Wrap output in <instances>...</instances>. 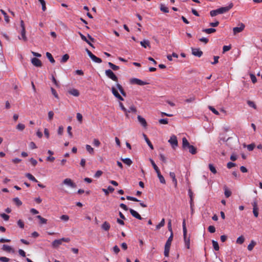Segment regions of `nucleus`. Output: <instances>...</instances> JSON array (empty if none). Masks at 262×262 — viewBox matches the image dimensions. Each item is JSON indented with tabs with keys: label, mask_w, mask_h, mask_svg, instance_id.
<instances>
[{
	"label": "nucleus",
	"mask_w": 262,
	"mask_h": 262,
	"mask_svg": "<svg viewBox=\"0 0 262 262\" xmlns=\"http://www.w3.org/2000/svg\"><path fill=\"white\" fill-rule=\"evenodd\" d=\"M233 6L232 3H230L229 6L226 7H221L216 10H212L210 12V14L212 17L215 16L220 14H223L228 12Z\"/></svg>",
	"instance_id": "nucleus-1"
},
{
	"label": "nucleus",
	"mask_w": 262,
	"mask_h": 262,
	"mask_svg": "<svg viewBox=\"0 0 262 262\" xmlns=\"http://www.w3.org/2000/svg\"><path fill=\"white\" fill-rule=\"evenodd\" d=\"M173 239V233L170 234V236L168 237V239L167 240L166 244L165 245L164 247V254L165 256L167 257L169 255V253L170 251V248L171 244V242Z\"/></svg>",
	"instance_id": "nucleus-2"
},
{
	"label": "nucleus",
	"mask_w": 262,
	"mask_h": 262,
	"mask_svg": "<svg viewBox=\"0 0 262 262\" xmlns=\"http://www.w3.org/2000/svg\"><path fill=\"white\" fill-rule=\"evenodd\" d=\"M106 76L112 80L117 82L118 78L111 70H106L105 71Z\"/></svg>",
	"instance_id": "nucleus-3"
},
{
	"label": "nucleus",
	"mask_w": 262,
	"mask_h": 262,
	"mask_svg": "<svg viewBox=\"0 0 262 262\" xmlns=\"http://www.w3.org/2000/svg\"><path fill=\"white\" fill-rule=\"evenodd\" d=\"M86 52H87L89 56L91 58V59L95 62L96 63H101L102 62V60L95 55H94L90 50L88 49H86Z\"/></svg>",
	"instance_id": "nucleus-4"
},
{
	"label": "nucleus",
	"mask_w": 262,
	"mask_h": 262,
	"mask_svg": "<svg viewBox=\"0 0 262 262\" xmlns=\"http://www.w3.org/2000/svg\"><path fill=\"white\" fill-rule=\"evenodd\" d=\"M130 83L133 84H137L139 85H144L147 84L145 81H143L139 79L133 78L130 79Z\"/></svg>",
	"instance_id": "nucleus-5"
},
{
	"label": "nucleus",
	"mask_w": 262,
	"mask_h": 262,
	"mask_svg": "<svg viewBox=\"0 0 262 262\" xmlns=\"http://www.w3.org/2000/svg\"><path fill=\"white\" fill-rule=\"evenodd\" d=\"M168 142L170 143L173 148L177 147L178 143L177 138L175 135H172L170 139L168 140Z\"/></svg>",
	"instance_id": "nucleus-6"
},
{
	"label": "nucleus",
	"mask_w": 262,
	"mask_h": 262,
	"mask_svg": "<svg viewBox=\"0 0 262 262\" xmlns=\"http://www.w3.org/2000/svg\"><path fill=\"white\" fill-rule=\"evenodd\" d=\"M20 26L21 28V39H23L24 41H27V38L26 36V30L25 27V24L23 21V20L20 21Z\"/></svg>",
	"instance_id": "nucleus-7"
},
{
	"label": "nucleus",
	"mask_w": 262,
	"mask_h": 262,
	"mask_svg": "<svg viewBox=\"0 0 262 262\" xmlns=\"http://www.w3.org/2000/svg\"><path fill=\"white\" fill-rule=\"evenodd\" d=\"M245 27V26L244 24L241 23L239 25L238 27H234L233 29V33L234 35L237 33H240L243 31Z\"/></svg>",
	"instance_id": "nucleus-8"
},
{
	"label": "nucleus",
	"mask_w": 262,
	"mask_h": 262,
	"mask_svg": "<svg viewBox=\"0 0 262 262\" xmlns=\"http://www.w3.org/2000/svg\"><path fill=\"white\" fill-rule=\"evenodd\" d=\"M63 184L72 188H75L76 187V185L69 178L64 179L63 181Z\"/></svg>",
	"instance_id": "nucleus-9"
},
{
	"label": "nucleus",
	"mask_w": 262,
	"mask_h": 262,
	"mask_svg": "<svg viewBox=\"0 0 262 262\" xmlns=\"http://www.w3.org/2000/svg\"><path fill=\"white\" fill-rule=\"evenodd\" d=\"M111 90L113 94L115 96V97H116L117 98H118L119 100L121 101L124 100L123 97L119 94L117 90L114 86H113Z\"/></svg>",
	"instance_id": "nucleus-10"
},
{
	"label": "nucleus",
	"mask_w": 262,
	"mask_h": 262,
	"mask_svg": "<svg viewBox=\"0 0 262 262\" xmlns=\"http://www.w3.org/2000/svg\"><path fill=\"white\" fill-rule=\"evenodd\" d=\"M2 249L6 252L14 253L15 252L14 249L11 246L7 245H4L2 248Z\"/></svg>",
	"instance_id": "nucleus-11"
},
{
	"label": "nucleus",
	"mask_w": 262,
	"mask_h": 262,
	"mask_svg": "<svg viewBox=\"0 0 262 262\" xmlns=\"http://www.w3.org/2000/svg\"><path fill=\"white\" fill-rule=\"evenodd\" d=\"M129 212L134 217L140 220H141L142 219V217L141 216V215L134 209H129Z\"/></svg>",
	"instance_id": "nucleus-12"
},
{
	"label": "nucleus",
	"mask_w": 262,
	"mask_h": 262,
	"mask_svg": "<svg viewBox=\"0 0 262 262\" xmlns=\"http://www.w3.org/2000/svg\"><path fill=\"white\" fill-rule=\"evenodd\" d=\"M31 62L35 67H39L41 66V62L38 58H33L31 59Z\"/></svg>",
	"instance_id": "nucleus-13"
},
{
	"label": "nucleus",
	"mask_w": 262,
	"mask_h": 262,
	"mask_svg": "<svg viewBox=\"0 0 262 262\" xmlns=\"http://www.w3.org/2000/svg\"><path fill=\"white\" fill-rule=\"evenodd\" d=\"M192 54L194 56L200 57L202 55L203 52L199 49H192Z\"/></svg>",
	"instance_id": "nucleus-14"
},
{
	"label": "nucleus",
	"mask_w": 262,
	"mask_h": 262,
	"mask_svg": "<svg viewBox=\"0 0 262 262\" xmlns=\"http://www.w3.org/2000/svg\"><path fill=\"white\" fill-rule=\"evenodd\" d=\"M184 241L186 247L189 249H190V237H187V234H183Z\"/></svg>",
	"instance_id": "nucleus-15"
},
{
	"label": "nucleus",
	"mask_w": 262,
	"mask_h": 262,
	"mask_svg": "<svg viewBox=\"0 0 262 262\" xmlns=\"http://www.w3.org/2000/svg\"><path fill=\"white\" fill-rule=\"evenodd\" d=\"M190 145L188 142V140L185 137L183 138L182 139V147L184 149H186L188 148V147Z\"/></svg>",
	"instance_id": "nucleus-16"
},
{
	"label": "nucleus",
	"mask_w": 262,
	"mask_h": 262,
	"mask_svg": "<svg viewBox=\"0 0 262 262\" xmlns=\"http://www.w3.org/2000/svg\"><path fill=\"white\" fill-rule=\"evenodd\" d=\"M137 119L139 123L143 126L146 127L147 126V123L145 119L142 117L141 116L139 115L137 117Z\"/></svg>",
	"instance_id": "nucleus-17"
},
{
	"label": "nucleus",
	"mask_w": 262,
	"mask_h": 262,
	"mask_svg": "<svg viewBox=\"0 0 262 262\" xmlns=\"http://www.w3.org/2000/svg\"><path fill=\"white\" fill-rule=\"evenodd\" d=\"M62 241L61 238L58 239H55L52 243V246L53 248H57L59 245L62 244Z\"/></svg>",
	"instance_id": "nucleus-18"
},
{
	"label": "nucleus",
	"mask_w": 262,
	"mask_h": 262,
	"mask_svg": "<svg viewBox=\"0 0 262 262\" xmlns=\"http://www.w3.org/2000/svg\"><path fill=\"white\" fill-rule=\"evenodd\" d=\"M111 228V225L107 222H104L101 225V228L106 231H107L110 230Z\"/></svg>",
	"instance_id": "nucleus-19"
},
{
	"label": "nucleus",
	"mask_w": 262,
	"mask_h": 262,
	"mask_svg": "<svg viewBox=\"0 0 262 262\" xmlns=\"http://www.w3.org/2000/svg\"><path fill=\"white\" fill-rule=\"evenodd\" d=\"M188 193L190 198V206H191V207L194 206V203L193 202V193L190 189H188Z\"/></svg>",
	"instance_id": "nucleus-20"
},
{
	"label": "nucleus",
	"mask_w": 262,
	"mask_h": 262,
	"mask_svg": "<svg viewBox=\"0 0 262 262\" xmlns=\"http://www.w3.org/2000/svg\"><path fill=\"white\" fill-rule=\"evenodd\" d=\"M69 93L74 96L78 97L79 95V91L75 89H72L69 91Z\"/></svg>",
	"instance_id": "nucleus-21"
},
{
	"label": "nucleus",
	"mask_w": 262,
	"mask_h": 262,
	"mask_svg": "<svg viewBox=\"0 0 262 262\" xmlns=\"http://www.w3.org/2000/svg\"><path fill=\"white\" fill-rule=\"evenodd\" d=\"M224 194L226 198H229L231 195V191L226 186H224Z\"/></svg>",
	"instance_id": "nucleus-22"
},
{
	"label": "nucleus",
	"mask_w": 262,
	"mask_h": 262,
	"mask_svg": "<svg viewBox=\"0 0 262 262\" xmlns=\"http://www.w3.org/2000/svg\"><path fill=\"white\" fill-rule=\"evenodd\" d=\"M36 218L38 219L39 220V224H46L47 223V220L42 217L40 215H37L36 216Z\"/></svg>",
	"instance_id": "nucleus-23"
},
{
	"label": "nucleus",
	"mask_w": 262,
	"mask_h": 262,
	"mask_svg": "<svg viewBox=\"0 0 262 262\" xmlns=\"http://www.w3.org/2000/svg\"><path fill=\"white\" fill-rule=\"evenodd\" d=\"M140 44L144 48L150 46V42L148 40H143L140 41Z\"/></svg>",
	"instance_id": "nucleus-24"
},
{
	"label": "nucleus",
	"mask_w": 262,
	"mask_h": 262,
	"mask_svg": "<svg viewBox=\"0 0 262 262\" xmlns=\"http://www.w3.org/2000/svg\"><path fill=\"white\" fill-rule=\"evenodd\" d=\"M26 177L28 178L30 180L34 182H38L37 179L31 173H27L26 174Z\"/></svg>",
	"instance_id": "nucleus-25"
},
{
	"label": "nucleus",
	"mask_w": 262,
	"mask_h": 262,
	"mask_svg": "<svg viewBox=\"0 0 262 262\" xmlns=\"http://www.w3.org/2000/svg\"><path fill=\"white\" fill-rule=\"evenodd\" d=\"M102 190L104 192L105 195H108V194L109 193L108 191H110V192H113L114 191V188L113 187H112V186H109L107 187V189L103 188Z\"/></svg>",
	"instance_id": "nucleus-26"
},
{
	"label": "nucleus",
	"mask_w": 262,
	"mask_h": 262,
	"mask_svg": "<svg viewBox=\"0 0 262 262\" xmlns=\"http://www.w3.org/2000/svg\"><path fill=\"white\" fill-rule=\"evenodd\" d=\"M157 176L160 180V182L162 184H165V180L164 177L161 174L160 171L157 172Z\"/></svg>",
	"instance_id": "nucleus-27"
},
{
	"label": "nucleus",
	"mask_w": 262,
	"mask_h": 262,
	"mask_svg": "<svg viewBox=\"0 0 262 262\" xmlns=\"http://www.w3.org/2000/svg\"><path fill=\"white\" fill-rule=\"evenodd\" d=\"M116 88L119 90L120 92L122 95L125 96L126 94L124 91L123 89L122 86L121 85V84H120L118 83H116Z\"/></svg>",
	"instance_id": "nucleus-28"
},
{
	"label": "nucleus",
	"mask_w": 262,
	"mask_h": 262,
	"mask_svg": "<svg viewBox=\"0 0 262 262\" xmlns=\"http://www.w3.org/2000/svg\"><path fill=\"white\" fill-rule=\"evenodd\" d=\"M121 160L127 165L130 166L133 163L132 161L129 158L121 159Z\"/></svg>",
	"instance_id": "nucleus-29"
},
{
	"label": "nucleus",
	"mask_w": 262,
	"mask_h": 262,
	"mask_svg": "<svg viewBox=\"0 0 262 262\" xmlns=\"http://www.w3.org/2000/svg\"><path fill=\"white\" fill-rule=\"evenodd\" d=\"M149 161H150V163H151V164L154 169L156 171V173L159 172V171H160V170H159V168L156 165V164L155 163V162L154 161V160L152 159H149Z\"/></svg>",
	"instance_id": "nucleus-30"
},
{
	"label": "nucleus",
	"mask_w": 262,
	"mask_h": 262,
	"mask_svg": "<svg viewBox=\"0 0 262 262\" xmlns=\"http://www.w3.org/2000/svg\"><path fill=\"white\" fill-rule=\"evenodd\" d=\"M143 137H144V138L146 142L147 143V144H148L149 147L150 148V149H154V147H153L151 143L149 141V140L147 137L146 135H145V134H143Z\"/></svg>",
	"instance_id": "nucleus-31"
},
{
	"label": "nucleus",
	"mask_w": 262,
	"mask_h": 262,
	"mask_svg": "<svg viewBox=\"0 0 262 262\" xmlns=\"http://www.w3.org/2000/svg\"><path fill=\"white\" fill-rule=\"evenodd\" d=\"M189 149V151L192 155H194L196 152V148L192 145H190L187 148Z\"/></svg>",
	"instance_id": "nucleus-32"
},
{
	"label": "nucleus",
	"mask_w": 262,
	"mask_h": 262,
	"mask_svg": "<svg viewBox=\"0 0 262 262\" xmlns=\"http://www.w3.org/2000/svg\"><path fill=\"white\" fill-rule=\"evenodd\" d=\"M79 34L82 40L85 41L87 43H88L91 47H93V45L87 39V38H86V37L84 35H83L80 32H79Z\"/></svg>",
	"instance_id": "nucleus-33"
},
{
	"label": "nucleus",
	"mask_w": 262,
	"mask_h": 262,
	"mask_svg": "<svg viewBox=\"0 0 262 262\" xmlns=\"http://www.w3.org/2000/svg\"><path fill=\"white\" fill-rule=\"evenodd\" d=\"M215 31L216 30L214 28L204 29L202 30L203 32L207 34H211L215 32Z\"/></svg>",
	"instance_id": "nucleus-34"
},
{
	"label": "nucleus",
	"mask_w": 262,
	"mask_h": 262,
	"mask_svg": "<svg viewBox=\"0 0 262 262\" xmlns=\"http://www.w3.org/2000/svg\"><path fill=\"white\" fill-rule=\"evenodd\" d=\"M255 245H256V242L253 240L251 241L250 243L248 246L247 248H248V250L252 251Z\"/></svg>",
	"instance_id": "nucleus-35"
},
{
	"label": "nucleus",
	"mask_w": 262,
	"mask_h": 262,
	"mask_svg": "<svg viewBox=\"0 0 262 262\" xmlns=\"http://www.w3.org/2000/svg\"><path fill=\"white\" fill-rule=\"evenodd\" d=\"M85 148H86V150L90 154H92V155H93L94 153V148L93 147H92L90 145H85Z\"/></svg>",
	"instance_id": "nucleus-36"
},
{
	"label": "nucleus",
	"mask_w": 262,
	"mask_h": 262,
	"mask_svg": "<svg viewBox=\"0 0 262 262\" xmlns=\"http://www.w3.org/2000/svg\"><path fill=\"white\" fill-rule=\"evenodd\" d=\"M245 241V238L243 236L241 235L239 236L236 239V243L238 244H242Z\"/></svg>",
	"instance_id": "nucleus-37"
},
{
	"label": "nucleus",
	"mask_w": 262,
	"mask_h": 262,
	"mask_svg": "<svg viewBox=\"0 0 262 262\" xmlns=\"http://www.w3.org/2000/svg\"><path fill=\"white\" fill-rule=\"evenodd\" d=\"M109 67L114 71H117L119 69V67L117 66H116L112 63V62H109L108 63Z\"/></svg>",
	"instance_id": "nucleus-38"
},
{
	"label": "nucleus",
	"mask_w": 262,
	"mask_h": 262,
	"mask_svg": "<svg viewBox=\"0 0 262 262\" xmlns=\"http://www.w3.org/2000/svg\"><path fill=\"white\" fill-rule=\"evenodd\" d=\"M46 56L51 63H53L55 62V60L54 59L51 53L49 52H47Z\"/></svg>",
	"instance_id": "nucleus-39"
},
{
	"label": "nucleus",
	"mask_w": 262,
	"mask_h": 262,
	"mask_svg": "<svg viewBox=\"0 0 262 262\" xmlns=\"http://www.w3.org/2000/svg\"><path fill=\"white\" fill-rule=\"evenodd\" d=\"M69 59V55L67 54H64L61 58L60 62L64 63Z\"/></svg>",
	"instance_id": "nucleus-40"
},
{
	"label": "nucleus",
	"mask_w": 262,
	"mask_h": 262,
	"mask_svg": "<svg viewBox=\"0 0 262 262\" xmlns=\"http://www.w3.org/2000/svg\"><path fill=\"white\" fill-rule=\"evenodd\" d=\"M212 246L215 251H218L220 249L218 243L216 241L213 240L212 241Z\"/></svg>",
	"instance_id": "nucleus-41"
},
{
	"label": "nucleus",
	"mask_w": 262,
	"mask_h": 262,
	"mask_svg": "<svg viewBox=\"0 0 262 262\" xmlns=\"http://www.w3.org/2000/svg\"><path fill=\"white\" fill-rule=\"evenodd\" d=\"M165 225V220L163 219L160 223L156 226V229L159 230Z\"/></svg>",
	"instance_id": "nucleus-42"
},
{
	"label": "nucleus",
	"mask_w": 262,
	"mask_h": 262,
	"mask_svg": "<svg viewBox=\"0 0 262 262\" xmlns=\"http://www.w3.org/2000/svg\"><path fill=\"white\" fill-rule=\"evenodd\" d=\"M160 10L165 13H168L169 12L168 8L164 6L163 4H161L160 6Z\"/></svg>",
	"instance_id": "nucleus-43"
},
{
	"label": "nucleus",
	"mask_w": 262,
	"mask_h": 262,
	"mask_svg": "<svg viewBox=\"0 0 262 262\" xmlns=\"http://www.w3.org/2000/svg\"><path fill=\"white\" fill-rule=\"evenodd\" d=\"M16 129L22 131L25 128V125L24 124L22 123H18L17 125L16 126Z\"/></svg>",
	"instance_id": "nucleus-44"
},
{
	"label": "nucleus",
	"mask_w": 262,
	"mask_h": 262,
	"mask_svg": "<svg viewBox=\"0 0 262 262\" xmlns=\"http://www.w3.org/2000/svg\"><path fill=\"white\" fill-rule=\"evenodd\" d=\"M209 168L213 173L215 174L217 172L215 167L212 164H209Z\"/></svg>",
	"instance_id": "nucleus-45"
},
{
	"label": "nucleus",
	"mask_w": 262,
	"mask_h": 262,
	"mask_svg": "<svg viewBox=\"0 0 262 262\" xmlns=\"http://www.w3.org/2000/svg\"><path fill=\"white\" fill-rule=\"evenodd\" d=\"M183 234H187V228L186 226L185 220L184 219L182 223Z\"/></svg>",
	"instance_id": "nucleus-46"
},
{
	"label": "nucleus",
	"mask_w": 262,
	"mask_h": 262,
	"mask_svg": "<svg viewBox=\"0 0 262 262\" xmlns=\"http://www.w3.org/2000/svg\"><path fill=\"white\" fill-rule=\"evenodd\" d=\"M208 108L215 115H219V112L216 111L213 106H209Z\"/></svg>",
	"instance_id": "nucleus-47"
},
{
	"label": "nucleus",
	"mask_w": 262,
	"mask_h": 262,
	"mask_svg": "<svg viewBox=\"0 0 262 262\" xmlns=\"http://www.w3.org/2000/svg\"><path fill=\"white\" fill-rule=\"evenodd\" d=\"M1 11L2 12V13L4 15V17H5V20L7 22V23H8L9 21V17L7 15V13L5 12V11H4L3 10H1Z\"/></svg>",
	"instance_id": "nucleus-48"
},
{
	"label": "nucleus",
	"mask_w": 262,
	"mask_h": 262,
	"mask_svg": "<svg viewBox=\"0 0 262 262\" xmlns=\"http://www.w3.org/2000/svg\"><path fill=\"white\" fill-rule=\"evenodd\" d=\"M247 104L250 107H253L254 109L256 108V106L253 101L248 100L247 101Z\"/></svg>",
	"instance_id": "nucleus-49"
},
{
	"label": "nucleus",
	"mask_w": 262,
	"mask_h": 262,
	"mask_svg": "<svg viewBox=\"0 0 262 262\" xmlns=\"http://www.w3.org/2000/svg\"><path fill=\"white\" fill-rule=\"evenodd\" d=\"M13 201L17 206H20L22 204L21 201L18 198H15L13 199Z\"/></svg>",
	"instance_id": "nucleus-50"
},
{
	"label": "nucleus",
	"mask_w": 262,
	"mask_h": 262,
	"mask_svg": "<svg viewBox=\"0 0 262 262\" xmlns=\"http://www.w3.org/2000/svg\"><path fill=\"white\" fill-rule=\"evenodd\" d=\"M119 106L121 108V109L125 113L126 116L128 117V114H127V110L126 108L124 106L122 103L120 102L119 103Z\"/></svg>",
	"instance_id": "nucleus-51"
},
{
	"label": "nucleus",
	"mask_w": 262,
	"mask_h": 262,
	"mask_svg": "<svg viewBox=\"0 0 262 262\" xmlns=\"http://www.w3.org/2000/svg\"><path fill=\"white\" fill-rule=\"evenodd\" d=\"M93 143V145L96 147H99L101 144L100 142L97 139H94Z\"/></svg>",
	"instance_id": "nucleus-52"
},
{
	"label": "nucleus",
	"mask_w": 262,
	"mask_h": 262,
	"mask_svg": "<svg viewBox=\"0 0 262 262\" xmlns=\"http://www.w3.org/2000/svg\"><path fill=\"white\" fill-rule=\"evenodd\" d=\"M136 111H137V110H136V108H135V107H134V106H132L129 107L128 110H127V114H128V113H130V112L136 113Z\"/></svg>",
	"instance_id": "nucleus-53"
},
{
	"label": "nucleus",
	"mask_w": 262,
	"mask_h": 262,
	"mask_svg": "<svg viewBox=\"0 0 262 262\" xmlns=\"http://www.w3.org/2000/svg\"><path fill=\"white\" fill-rule=\"evenodd\" d=\"M76 118H77V119L78 120V121L80 123L82 122V115L80 113H77V114H76Z\"/></svg>",
	"instance_id": "nucleus-54"
},
{
	"label": "nucleus",
	"mask_w": 262,
	"mask_h": 262,
	"mask_svg": "<svg viewBox=\"0 0 262 262\" xmlns=\"http://www.w3.org/2000/svg\"><path fill=\"white\" fill-rule=\"evenodd\" d=\"M126 199L128 200L135 201V202H140V200H138L137 198L130 196H127Z\"/></svg>",
	"instance_id": "nucleus-55"
},
{
	"label": "nucleus",
	"mask_w": 262,
	"mask_h": 262,
	"mask_svg": "<svg viewBox=\"0 0 262 262\" xmlns=\"http://www.w3.org/2000/svg\"><path fill=\"white\" fill-rule=\"evenodd\" d=\"M102 173H103V172L102 171L98 170L96 171V172L94 174V177L96 178H98L102 174Z\"/></svg>",
	"instance_id": "nucleus-56"
},
{
	"label": "nucleus",
	"mask_w": 262,
	"mask_h": 262,
	"mask_svg": "<svg viewBox=\"0 0 262 262\" xmlns=\"http://www.w3.org/2000/svg\"><path fill=\"white\" fill-rule=\"evenodd\" d=\"M159 122L161 124H168V119H161L159 120Z\"/></svg>",
	"instance_id": "nucleus-57"
},
{
	"label": "nucleus",
	"mask_w": 262,
	"mask_h": 262,
	"mask_svg": "<svg viewBox=\"0 0 262 262\" xmlns=\"http://www.w3.org/2000/svg\"><path fill=\"white\" fill-rule=\"evenodd\" d=\"M235 166H236L235 163L231 162H228L227 164V167L229 169H231V168H232L233 167Z\"/></svg>",
	"instance_id": "nucleus-58"
},
{
	"label": "nucleus",
	"mask_w": 262,
	"mask_h": 262,
	"mask_svg": "<svg viewBox=\"0 0 262 262\" xmlns=\"http://www.w3.org/2000/svg\"><path fill=\"white\" fill-rule=\"evenodd\" d=\"M1 216L5 220L8 221L9 219V216L5 213L1 214Z\"/></svg>",
	"instance_id": "nucleus-59"
},
{
	"label": "nucleus",
	"mask_w": 262,
	"mask_h": 262,
	"mask_svg": "<svg viewBox=\"0 0 262 262\" xmlns=\"http://www.w3.org/2000/svg\"><path fill=\"white\" fill-rule=\"evenodd\" d=\"M58 134L59 135H62L63 133V127L62 126H60L58 127V130H57Z\"/></svg>",
	"instance_id": "nucleus-60"
},
{
	"label": "nucleus",
	"mask_w": 262,
	"mask_h": 262,
	"mask_svg": "<svg viewBox=\"0 0 262 262\" xmlns=\"http://www.w3.org/2000/svg\"><path fill=\"white\" fill-rule=\"evenodd\" d=\"M60 219L63 220V221H65V222H67V221H68L69 220V217L67 215H62L60 216Z\"/></svg>",
	"instance_id": "nucleus-61"
},
{
	"label": "nucleus",
	"mask_w": 262,
	"mask_h": 262,
	"mask_svg": "<svg viewBox=\"0 0 262 262\" xmlns=\"http://www.w3.org/2000/svg\"><path fill=\"white\" fill-rule=\"evenodd\" d=\"M208 229L210 233H214L215 231V228L213 226H209Z\"/></svg>",
	"instance_id": "nucleus-62"
},
{
	"label": "nucleus",
	"mask_w": 262,
	"mask_h": 262,
	"mask_svg": "<svg viewBox=\"0 0 262 262\" xmlns=\"http://www.w3.org/2000/svg\"><path fill=\"white\" fill-rule=\"evenodd\" d=\"M255 147L254 144H250L247 145V149L249 151H252Z\"/></svg>",
	"instance_id": "nucleus-63"
},
{
	"label": "nucleus",
	"mask_w": 262,
	"mask_h": 262,
	"mask_svg": "<svg viewBox=\"0 0 262 262\" xmlns=\"http://www.w3.org/2000/svg\"><path fill=\"white\" fill-rule=\"evenodd\" d=\"M10 259L6 257H0V261L2 262H8Z\"/></svg>",
	"instance_id": "nucleus-64"
}]
</instances>
